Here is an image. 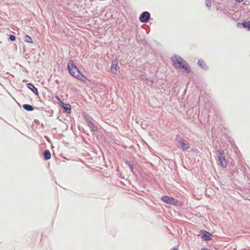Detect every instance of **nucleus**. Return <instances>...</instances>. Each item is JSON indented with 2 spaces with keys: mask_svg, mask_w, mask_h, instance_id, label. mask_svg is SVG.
<instances>
[{
  "mask_svg": "<svg viewBox=\"0 0 250 250\" xmlns=\"http://www.w3.org/2000/svg\"><path fill=\"white\" fill-rule=\"evenodd\" d=\"M51 153L49 150H46L43 152V157L45 160H49L51 158Z\"/></svg>",
  "mask_w": 250,
  "mask_h": 250,
  "instance_id": "9",
  "label": "nucleus"
},
{
  "mask_svg": "<svg viewBox=\"0 0 250 250\" xmlns=\"http://www.w3.org/2000/svg\"><path fill=\"white\" fill-rule=\"evenodd\" d=\"M198 65L203 69H206L207 68L205 62L202 60H200L198 62Z\"/></svg>",
  "mask_w": 250,
  "mask_h": 250,
  "instance_id": "12",
  "label": "nucleus"
},
{
  "mask_svg": "<svg viewBox=\"0 0 250 250\" xmlns=\"http://www.w3.org/2000/svg\"><path fill=\"white\" fill-rule=\"evenodd\" d=\"M181 147L183 150H187L189 148V145L187 141H183L181 143Z\"/></svg>",
  "mask_w": 250,
  "mask_h": 250,
  "instance_id": "10",
  "label": "nucleus"
},
{
  "mask_svg": "<svg viewBox=\"0 0 250 250\" xmlns=\"http://www.w3.org/2000/svg\"><path fill=\"white\" fill-rule=\"evenodd\" d=\"M237 2H242L244 0H235Z\"/></svg>",
  "mask_w": 250,
  "mask_h": 250,
  "instance_id": "20",
  "label": "nucleus"
},
{
  "mask_svg": "<svg viewBox=\"0 0 250 250\" xmlns=\"http://www.w3.org/2000/svg\"><path fill=\"white\" fill-rule=\"evenodd\" d=\"M207 6L208 7H209L210 6H211V2H210L209 0H208V2L206 4Z\"/></svg>",
  "mask_w": 250,
  "mask_h": 250,
  "instance_id": "19",
  "label": "nucleus"
},
{
  "mask_svg": "<svg viewBox=\"0 0 250 250\" xmlns=\"http://www.w3.org/2000/svg\"><path fill=\"white\" fill-rule=\"evenodd\" d=\"M22 106H23V108L27 111H31L33 110V109H34L33 106L29 104H23L22 105Z\"/></svg>",
  "mask_w": 250,
  "mask_h": 250,
  "instance_id": "13",
  "label": "nucleus"
},
{
  "mask_svg": "<svg viewBox=\"0 0 250 250\" xmlns=\"http://www.w3.org/2000/svg\"><path fill=\"white\" fill-rule=\"evenodd\" d=\"M218 157L220 162V165L224 168H225L227 166V161L226 159V157L224 154V152L223 151H218Z\"/></svg>",
  "mask_w": 250,
  "mask_h": 250,
  "instance_id": "4",
  "label": "nucleus"
},
{
  "mask_svg": "<svg viewBox=\"0 0 250 250\" xmlns=\"http://www.w3.org/2000/svg\"><path fill=\"white\" fill-rule=\"evenodd\" d=\"M24 41L26 42L33 43L32 39L31 37L27 35H25L24 37Z\"/></svg>",
  "mask_w": 250,
  "mask_h": 250,
  "instance_id": "14",
  "label": "nucleus"
},
{
  "mask_svg": "<svg viewBox=\"0 0 250 250\" xmlns=\"http://www.w3.org/2000/svg\"><path fill=\"white\" fill-rule=\"evenodd\" d=\"M63 108L67 113H70L71 106L69 104H65L63 106Z\"/></svg>",
  "mask_w": 250,
  "mask_h": 250,
  "instance_id": "15",
  "label": "nucleus"
},
{
  "mask_svg": "<svg viewBox=\"0 0 250 250\" xmlns=\"http://www.w3.org/2000/svg\"><path fill=\"white\" fill-rule=\"evenodd\" d=\"M150 18V14L148 12H144L140 16V20L142 22H146Z\"/></svg>",
  "mask_w": 250,
  "mask_h": 250,
  "instance_id": "5",
  "label": "nucleus"
},
{
  "mask_svg": "<svg viewBox=\"0 0 250 250\" xmlns=\"http://www.w3.org/2000/svg\"><path fill=\"white\" fill-rule=\"evenodd\" d=\"M126 164L130 167V168L131 169H133V166L132 165L130 164V163L128 161H126Z\"/></svg>",
  "mask_w": 250,
  "mask_h": 250,
  "instance_id": "18",
  "label": "nucleus"
},
{
  "mask_svg": "<svg viewBox=\"0 0 250 250\" xmlns=\"http://www.w3.org/2000/svg\"><path fill=\"white\" fill-rule=\"evenodd\" d=\"M203 233L202 236V238L204 239L205 240H210L211 239L212 235L210 233L207 231H204Z\"/></svg>",
  "mask_w": 250,
  "mask_h": 250,
  "instance_id": "7",
  "label": "nucleus"
},
{
  "mask_svg": "<svg viewBox=\"0 0 250 250\" xmlns=\"http://www.w3.org/2000/svg\"><path fill=\"white\" fill-rule=\"evenodd\" d=\"M88 125L92 131H97L98 130L97 126L94 125V124H93L91 122H88Z\"/></svg>",
  "mask_w": 250,
  "mask_h": 250,
  "instance_id": "11",
  "label": "nucleus"
},
{
  "mask_svg": "<svg viewBox=\"0 0 250 250\" xmlns=\"http://www.w3.org/2000/svg\"><path fill=\"white\" fill-rule=\"evenodd\" d=\"M28 87L35 94H38V91L37 88H36L34 85L31 83L27 84Z\"/></svg>",
  "mask_w": 250,
  "mask_h": 250,
  "instance_id": "8",
  "label": "nucleus"
},
{
  "mask_svg": "<svg viewBox=\"0 0 250 250\" xmlns=\"http://www.w3.org/2000/svg\"><path fill=\"white\" fill-rule=\"evenodd\" d=\"M9 39H10V40L11 41H15V39H16V37H15V36H14V35H10L9 36Z\"/></svg>",
  "mask_w": 250,
  "mask_h": 250,
  "instance_id": "17",
  "label": "nucleus"
},
{
  "mask_svg": "<svg viewBox=\"0 0 250 250\" xmlns=\"http://www.w3.org/2000/svg\"><path fill=\"white\" fill-rule=\"evenodd\" d=\"M118 63L116 61L113 62L111 66L110 71L112 74H115L117 72Z\"/></svg>",
  "mask_w": 250,
  "mask_h": 250,
  "instance_id": "6",
  "label": "nucleus"
},
{
  "mask_svg": "<svg viewBox=\"0 0 250 250\" xmlns=\"http://www.w3.org/2000/svg\"><path fill=\"white\" fill-rule=\"evenodd\" d=\"M173 250H178V249L176 248H174Z\"/></svg>",
  "mask_w": 250,
  "mask_h": 250,
  "instance_id": "21",
  "label": "nucleus"
},
{
  "mask_svg": "<svg viewBox=\"0 0 250 250\" xmlns=\"http://www.w3.org/2000/svg\"><path fill=\"white\" fill-rule=\"evenodd\" d=\"M242 25L244 27L248 28V29L249 30H250V21L243 22L242 23Z\"/></svg>",
  "mask_w": 250,
  "mask_h": 250,
  "instance_id": "16",
  "label": "nucleus"
},
{
  "mask_svg": "<svg viewBox=\"0 0 250 250\" xmlns=\"http://www.w3.org/2000/svg\"><path fill=\"white\" fill-rule=\"evenodd\" d=\"M161 200L165 203L168 204L173 205L174 206L181 205L180 202L172 197L163 196L161 197Z\"/></svg>",
  "mask_w": 250,
  "mask_h": 250,
  "instance_id": "3",
  "label": "nucleus"
},
{
  "mask_svg": "<svg viewBox=\"0 0 250 250\" xmlns=\"http://www.w3.org/2000/svg\"><path fill=\"white\" fill-rule=\"evenodd\" d=\"M67 67L70 74L72 76L84 83L86 82L87 79L84 75L81 73V72L75 65L72 60H70L68 62Z\"/></svg>",
  "mask_w": 250,
  "mask_h": 250,
  "instance_id": "2",
  "label": "nucleus"
},
{
  "mask_svg": "<svg viewBox=\"0 0 250 250\" xmlns=\"http://www.w3.org/2000/svg\"><path fill=\"white\" fill-rule=\"evenodd\" d=\"M171 61L176 68L182 69L183 72L188 74L190 72V68L188 63L181 57L174 55L171 57Z\"/></svg>",
  "mask_w": 250,
  "mask_h": 250,
  "instance_id": "1",
  "label": "nucleus"
}]
</instances>
